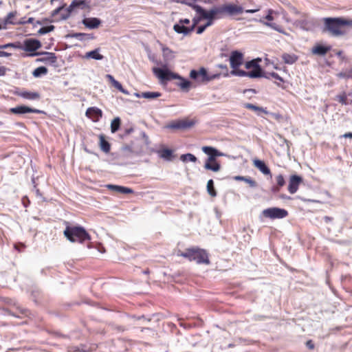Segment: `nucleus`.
<instances>
[{
	"instance_id": "obj_1",
	"label": "nucleus",
	"mask_w": 352,
	"mask_h": 352,
	"mask_svg": "<svg viewBox=\"0 0 352 352\" xmlns=\"http://www.w3.org/2000/svg\"><path fill=\"white\" fill-rule=\"evenodd\" d=\"M195 12L201 14L204 20L207 22L204 25L207 28L213 25L214 20L223 19L226 16H232L243 12V8L232 3H226L219 6H214L210 10H206L201 6H195Z\"/></svg>"
},
{
	"instance_id": "obj_2",
	"label": "nucleus",
	"mask_w": 352,
	"mask_h": 352,
	"mask_svg": "<svg viewBox=\"0 0 352 352\" xmlns=\"http://www.w3.org/2000/svg\"><path fill=\"white\" fill-rule=\"evenodd\" d=\"M322 20L324 22L322 28V32H327L334 37L344 35L346 32L344 30V28L352 25V20L343 17H325Z\"/></svg>"
},
{
	"instance_id": "obj_3",
	"label": "nucleus",
	"mask_w": 352,
	"mask_h": 352,
	"mask_svg": "<svg viewBox=\"0 0 352 352\" xmlns=\"http://www.w3.org/2000/svg\"><path fill=\"white\" fill-rule=\"evenodd\" d=\"M155 63L161 65L162 67H153V72L162 82L170 81L172 79H178L180 81L177 83V85L182 89L188 91L191 86V82L189 80L181 76L177 73L171 72L167 68L166 64L162 65L157 61H155Z\"/></svg>"
},
{
	"instance_id": "obj_4",
	"label": "nucleus",
	"mask_w": 352,
	"mask_h": 352,
	"mask_svg": "<svg viewBox=\"0 0 352 352\" xmlns=\"http://www.w3.org/2000/svg\"><path fill=\"white\" fill-rule=\"evenodd\" d=\"M63 234L67 239L72 243H82L86 241L91 240V236L81 226H67Z\"/></svg>"
},
{
	"instance_id": "obj_5",
	"label": "nucleus",
	"mask_w": 352,
	"mask_h": 352,
	"mask_svg": "<svg viewBox=\"0 0 352 352\" xmlns=\"http://www.w3.org/2000/svg\"><path fill=\"white\" fill-rule=\"evenodd\" d=\"M178 255L187 258L190 261H194L197 264H210L208 254L206 250L202 249L189 248Z\"/></svg>"
},
{
	"instance_id": "obj_6",
	"label": "nucleus",
	"mask_w": 352,
	"mask_h": 352,
	"mask_svg": "<svg viewBox=\"0 0 352 352\" xmlns=\"http://www.w3.org/2000/svg\"><path fill=\"white\" fill-rule=\"evenodd\" d=\"M220 75V74L210 75L207 69L204 67H200L199 70L192 69L190 72V78L201 84H206L214 79L219 78Z\"/></svg>"
},
{
	"instance_id": "obj_7",
	"label": "nucleus",
	"mask_w": 352,
	"mask_h": 352,
	"mask_svg": "<svg viewBox=\"0 0 352 352\" xmlns=\"http://www.w3.org/2000/svg\"><path fill=\"white\" fill-rule=\"evenodd\" d=\"M294 25L305 31H312L317 25L316 20L310 17L306 14H303L302 18L294 21Z\"/></svg>"
},
{
	"instance_id": "obj_8",
	"label": "nucleus",
	"mask_w": 352,
	"mask_h": 352,
	"mask_svg": "<svg viewBox=\"0 0 352 352\" xmlns=\"http://www.w3.org/2000/svg\"><path fill=\"white\" fill-rule=\"evenodd\" d=\"M262 214L266 218L276 219L286 217L288 215V212L283 208L272 207L263 210Z\"/></svg>"
},
{
	"instance_id": "obj_9",
	"label": "nucleus",
	"mask_w": 352,
	"mask_h": 352,
	"mask_svg": "<svg viewBox=\"0 0 352 352\" xmlns=\"http://www.w3.org/2000/svg\"><path fill=\"white\" fill-rule=\"evenodd\" d=\"M88 8L85 0H73L71 4L66 8V14H63V20L67 19L70 14L77 10H85Z\"/></svg>"
},
{
	"instance_id": "obj_10",
	"label": "nucleus",
	"mask_w": 352,
	"mask_h": 352,
	"mask_svg": "<svg viewBox=\"0 0 352 352\" xmlns=\"http://www.w3.org/2000/svg\"><path fill=\"white\" fill-rule=\"evenodd\" d=\"M30 56H43L41 58H38L37 61L44 63L45 64L54 65L57 61V57L53 52H40L32 53Z\"/></svg>"
},
{
	"instance_id": "obj_11",
	"label": "nucleus",
	"mask_w": 352,
	"mask_h": 352,
	"mask_svg": "<svg viewBox=\"0 0 352 352\" xmlns=\"http://www.w3.org/2000/svg\"><path fill=\"white\" fill-rule=\"evenodd\" d=\"M42 46L41 43L39 40L36 38H27L25 39L23 43H21V50L25 52H33L41 48Z\"/></svg>"
},
{
	"instance_id": "obj_12",
	"label": "nucleus",
	"mask_w": 352,
	"mask_h": 352,
	"mask_svg": "<svg viewBox=\"0 0 352 352\" xmlns=\"http://www.w3.org/2000/svg\"><path fill=\"white\" fill-rule=\"evenodd\" d=\"M243 62V54L238 50H234L231 52L230 56V67L232 69L239 68Z\"/></svg>"
},
{
	"instance_id": "obj_13",
	"label": "nucleus",
	"mask_w": 352,
	"mask_h": 352,
	"mask_svg": "<svg viewBox=\"0 0 352 352\" xmlns=\"http://www.w3.org/2000/svg\"><path fill=\"white\" fill-rule=\"evenodd\" d=\"M10 112L14 114H25L28 113H44L43 111L33 109L25 105H20L10 109Z\"/></svg>"
},
{
	"instance_id": "obj_14",
	"label": "nucleus",
	"mask_w": 352,
	"mask_h": 352,
	"mask_svg": "<svg viewBox=\"0 0 352 352\" xmlns=\"http://www.w3.org/2000/svg\"><path fill=\"white\" fill-rule=\"evenodd\" d=\"M194 124V122L192 120H177L168 124L166 128L170 129H186L192 127Z\"/></svg>"
},
{
	"instance_id": "obj_15",
	"label": "nucleus",
	"mask_w": 352,
	"mask_h": 352,
	"mask_svg": "<svg viewBox=\"0 0 352 352\" xmlns=\"http://www.w3.org/2000/svg\"><path fill=\"white\" fill-rule=\"evenodd\" d=\"M302 178L298 175H292L289 177L288 191L291 194H294L297 192L299 185L302 183Z\"/></svg>"
},
{
	"instance_id": "obj_16",
	"label": "nucleus",
	"mask_w": 352,
	"mask_h": 352,
	"mask_svg": "<svg viewBox=\"0 0 352 352\" xmlns=\"http://www.w3.org/2000/svg\"><path fill=\"white\" fill-rule=\"evenodd\" d=\"M14 94L30 100H38L41 98L40 94L38 92L20 91L19 89H16L14 91Z\"/></svg>"
},
{
	"instance_id": "obj_17",
	"label": "nucleus",
	"mask_w": 352,
	"mask_h": 352,
	"mask_svg": "<svg viewBox=\"0 0 352 352\" xmlns=\"http://www.w3.org/2000/svg\"><path fill=\"white\" fill-rule=\"evenodd\" d=\"M86 116L91 118L94 122H97L102 116V111L98 107H89L86 111Z\"/></svg>"
},
{
	"instance_id": "obj_18",
	"label": "nucleus",
	"mask_w": 352,
	"mask_h": 352,
	"mask_svg": "<svg viewBox=\"0 0 352 352\" xmlns=\"http://www.w3.org/2000/svg\"><path fill=\"white\" fill-rule=\"evenodd\" d=\"M82 23L86 28L93 30L98 28L101 23V20L96 17H87L84 18Z\"/></svg>"
},
{
	"instance_id": "obj_19",
	"label": "nucleus",
	"mask_w": 352,
	"mask_h": 352,
	"mask_svg": "<svg viewBox=\"0 0 352 352\" xmlns=\"http://www.w3.org/2000/svg\"><path fill=\"white\" fill-rule=\"evenodd\" d=\"M251 21L259 22V23L263 24L264 25L270 27L272 29H273L280 33H282L284 34H286L285 30L280 25H278V24H276L275 23H272L271 21H266L263 20V19H252Z\"/></svg>"
},
{
	"instance_id": "obj_20",
	"label": "nucleus",
	"mask_w": 352,
	"mask_h": 352,
	"mask_svg": "<svg viewBox=\"0 0 352 352\" xmlns=\"http://www.w3.org/2000/svg\"><path fill=\"white\" fill-rule=\"evenodd\" d=\"M120 155L126 159L133 158L138 155L137 151L133 150L130 146H124L120 149Z\"/></svg>"
},
{
	"instance_id": "obj_21",
	"label": "nucleus",
	"mask_w": 352,
	"mask_h": 352,
	"mask_svg": "<svg viewBox=\"0 0 352 352\" xmlns=\"http://www.w3.org/2000/svg\"><path fill=\"white\" fill-rule=\"evenodd\" d=\"M107 188L111 190H113V191L121 193V194H131L133 192V190L132 188L122 186L108 184L107 186Z\"/></svg>"
},
{
	"instance_id": "obj_22",
	"label": "nucleus",
	"mask_w": 352,
	"mask_h": 352,
	"mask_svg": "<svg viewBox=\"0 0 352 352\" xmlns=\"http://www.w3.org/2000/svg\"><path fill=\"white\" fill-rule=\"evenodd\" d=\"M253 164L254 166L256 167L263 174L266 175L271 174L270 169L266 165L265 162L256 159L253 161Z\"/></svg>"
},
{
	"instance_id": "obj_23",
	"label": "nucleus",
	"mask_w": 352,
	"mask_h": 352,
	"mask_svg": "<svg viewBox=\"0 0 352 352\" xmlns=\"http://www.w3.org/2000/svg\"><path fill=\"white\" fill-rule=\"evenodd\" d=\"M331 46H325L322 45H316L312 48V53L319 56H324L329 51L331 50Z\"/></svg>"
},
{
	"instance_id": "obj_24",
	"label": "nucleus",
	"mask_w": 352,
	"mask_h": 352,
	"mask_svg": "<svg viewBox=\"0 0 352 352\" xmlns=\"http://www.w3.org/2000/svg\"><path fill=\"white\" fill-rule=\"evenodd\" d=\"M173 30L178 34H183L184 35H188L192 32L190 27H186L184 25L180 23H176L173 26Z\"/></svg>"
},
{
	"instance_id": "obj_25",
	"label": "nucleus",
	"mask_w": 352,
	"mask_h": 352,
	"mask_svg": "<svg viewBox=\"0 0 352 352\" xmlns=\"http://www.w3.org/2000/svg\"><path fill=\"white\" fill-rule=\"evenodd\" d=\"M160 157L166 161H171L173 157V152L170 148H162L157 151Z\"/></svg>"
},
{
	"instance_id": "obj_26",
	"label": "nucleus",
	"mask_w": 352,
	"mask_h": 352,
	"mask_svg": "<svg viewBox=\"0 0 352 352\" xmlns=\"http://www.w3.org/2000/svg\"><path fill=\"white\" fill-rule=\"evenodd\" d=\"M67 37L76 38L79 41L90 40L94 38V36L91 34L87 33H72L67 35Z\"/></svg>"
},
{
	"instance_id": "obj_27",
	"label": "nucleus",
	"mask_w": 352,
	"mask_h": 352,
	"mask_svg": "<svg viewBox=\"0 0 352 352\" xmlns=\"http://www.w3.org/2000/svg\"><path fill=\"white\" fill-rule=\"evenodd\" d=\"M100 49L96 48L94 50L88 52L86 53L85 57L86 58H92L94 60H100L104 58V56L99 53Z\"/></svg>"
},
{
	"instance_id": "obj_28",
	"label": "nucleus",
	"mask_w": 352,
	"mask_h": 352,
	"mask_svg": "<svg viewBox=\"0 0 352 352\" xmlns=\"http://www.w3.org/2000/svg\"><path fill=\"white\" fill-rule=\"evenodd\" d=\"M248 72V77L250 78H261L263 76V69L261 65Z\"/></svg>"
},
{
	"instance_id": "obj_29",
	"label": "nucleus",
	"mask_w": 352,
	"mask_h": 352,
	"mask_svg": "<svg viewBox=\"0 0 352 352\" xmlns=\"http://www.w3.org/2000/svg\"><path fill=\"white\" fill-rule=\"evenodd\" d=\"M162 52H163V57H164V59L165 61L164 64H166L168 65V63L170 60H172L175 58L173 52L167 47H163Z\"/></svg>"
},
{
	"instance_id": "obj_30",
	"label": "nucleus",
	"mask_w": 352,
	"mask_h": 352,
	"mask_svg": "<svg viewBox=\"0 0 352 352\" xmlns=\"http://www.w3.org/2000/svg\"><path fill=\"white\" fill-rule=\"evenodd\" d=\"M100 148L105 153H108L111 149L109 142L105 140L103 135H100Z\"/></svg>"
},
{
	"instance_id": "obj_31",
	"label": "nucleus",
	"mask_w": 352,
	"mask_h": 352,
	"mask_svg": "<svg viewBox=\"0 0 352 352\" xmlns=\"http://www.w3.org/2000/svg\"><path fill=\"white\" fill-rule=\"evenodd\" d=\"M281 58L285 63L289 65L294 64L298 60V57L295 54L287 53L283 54Z\"/></svg>"
},
{
	"instance_id": "obj_32",
	"label": "nucleus",
	"mask_w": 352,
	"mask_h": 352,
	"mask_svg": "<svg viewBox=\"0 0 352 352\" xmlns=\"http://www.w3.org/2000/svg\"><path fill=\"white\" fill-rule=\"evenodd\" d=\"M234 179L237 181H243V182H246L252 188H256L257 186L256 182L250 177L236 176Z\"/></svg>"
},
{
	"instance_id": "obj_33",
	"label": "nucleus",
	"mask_w": 352,
	"mask_h": 352,
	"mask_svg": "<svg viewBox=\"0 0 352 352\" xmlns=\"http://www.w3.org/2000/svg\"><path fill=\"white\" fill-rule=\"evenodd\" d=\"M204 168L213 172H218L221 170V164L218 161L213 163H205Z\"/></svg>"
},
{
	"instance_id": "obj_34",
	"label": "nucleus",
	"mask_w": 352,
	"mask_h": 352,
	"mask_svg": "<svg viewBox=\"0 0 352 352\" xmlns=\"http://www.w3.org/2000/svg\"><path fill=\"white\" fill-rule=\"evenodd\" d=\"M162 96V94L158 91H146V92H142L141 96L144 98L152 100Z\"/></svg>"
},
{
	"instance_id": "obj_35",
	"label": "nucleus",
	"mask_w": 352,
	"mask_h": 352,
	"mask_svg": "<svg viewBox=\"0 0 352 352\" xmlns=\"http://www.w3.org/2000/svg\"><path fill=\"white\" fill-rule=\"evenodd\" d=\"M244 107L246 108V109L254 111L263 112V113H264L265 114L268 113V111L266 110V109H264V108L261 107H258V106H256L255 104H251V103H245V104H244Z\"/></svg>"
},
{
	"instance_id": "obj_36",
	"label": "nucleus",
	"mask_w": 352,
	"mask_h": 352,
	"mask_svg": "<svg viewBox=\"0 0 352 352\" xmlns=\"http://www.w3.org/2000/svg\"><path fill=\"white\" fill-rule=\"evenodd\" d=\"M261 60V58L252 59L250 61H247L245 64V67L247 69H253L256 67H258L259 62Z\"/></svg>"
},
{
	"instance_id": "obj_37",
	"label": "nucleus",
	"mask_w": 352,
	"mask_h": 352,
	"mask_svg": "<svg viewBox=\"0 0 352 352\" xmlns=\"http://www.w3.org/2000/svg\"><path fill=\"white\" fill-rule=\"evenodd\" d=\"M47 72H48V70H47V69L45 67L41 66V67H38L36 68L33 71L32 75L35 78H38V77H41L43 75L47 74Z\"/></svg>"
},
{
	"instance_id": "obj_38",
	"label": "nucleus",
	"mask_w": 352,
	"mask_h": 352,
	"mask_svg": "<svg viewBox=\"0 0 352 352\" xmlns=\"http://www.w3.org/2000/svg\"><path fill=\"white\" fill-rule=\"evenodd\" d=\"M121 120L119 117L115 118L111 123V133H114L118 131L120 127Z\"/></svg>"
},
{
	"instance_id": "obj_39",
	"label": "nucleus",
	"mask_w": 352,
	"mask_h": 352,
	"mask_svg": "<svg viewBox=\"0 0 352 352\" xmlns=\"http://www.w3.org/2000/svg\"><path fill=\"white\" fill-rule=\"evenodd\" d=\"M180 160L183 162H196L197 161V158L195 155H194L192 153H186L182 154L180 156Z\"/></svg>"
},
{
	"instance_id": "obj_40",
	"label": "nucleus",
	"mask_w": 352,
	"mask_h": 352,
	"mask_svg": "<svg viewBox=\"0 0 352 352\" xmlns=\"http://www.w3.org/2000/svg\"><path fill=\"white\" fill-rule=\"evenodd\" d=\"M207 191L212 197L217 196V192L214 189V182L212 179H209L207 183Z\"/></svg>"
},
{
	"instance_id": "obj_41",
	"label": "nucleus",
	"mask_w": 352,
	"mask_h": 352,
	"mask_svg": "<svg viewBox=\"0 0 352 352\" xmlns=\"http://www.w3.org/2000/svg\"><path fill=\"white\" fill-rule=\"evenodd\" d=\"M202 151L208 155V157H216L215 148L210 146H205L202 147Z\"/></svg>"
},
{
	"instance_id": "obj_42",
	"label": "nucleus",
	"mask_w": 352,
	"mask_h": 352,
	"mask_svg": "<svg viewBox=\"0 0 352 352\" xmlns=\"http://www.w3.org/2000/svg\"><path fill=\"white\" fill-rule=\"evenodd\" d=\"M8 47H13L15 49L21 48V42H15V43H9L5 45H0V50L7 49Z\"/></svg>"
},
{
	"instance_id": "obj_43",
	"label": "nucleus",
	"mask_w": 352,
	"mask_h": 352,
	"mask_svg": "<svg viewBox=\"0 0 352 352\" xmlns=\"http://www.w3.org/2000/svg\"><path fill=\"white\" fill-rule=\"evenodd\" d=\"M16 14V12H9L7 15V16L4 19V21L6 22V23H8V24H19V22H16V21H12V18H14V16H15Z\"/></svg>"
},
{
	"instance_id": "obj_44",
	"label": "nucleus",
	"mask_w": 352,
	"mask_h": 352,
	"mask_svg": "<svg viewBox=\"0 0 352 352\" xmlns=\"http://www.w3.org/2000/svg\"><path fill=\"white\" fill-rule=\"evenodd\" d=\"M248 72H245L244 70H241V69H239L238 68L237 69H233L230 74L232 75V76H247L248 77Z\"/></svg>"
},
{
	"instance_id": "obj_45",
	"label": "nucleus",
	"mask_w": 352,
	"mask_h": 352,
	"mask_svg": "<svg viewBox=\"0 0 352 352\" xmlns=\"http://www.w3.org/2000/svg\"><path fill=\"white\" fill-rule=\"evenodd\" d=\"M107 78H108L110 80V82L112 83L113 86L115 88H116L117 89L121 88V83L116 80L113 76L107 74Z\"/></svg>"
},
{
	"instance_id": "obj_46",
	"label": "nucleus",
	"mask_w": 352,
	"mask_h": 352,
	"mask_svg": "<svg viewBox=\"0 0 352 352\" xmlns=\"http://www.w3.org/2000/svg\"><path fill=\"white\" fill-rule=\"evenodd\" d=\"M199 16H195L192 19V24L190 27L192 28V30L193 31L197 26V25L201 21L204 20V18L201 16V14H199Z\"/></svg>"
},
{
	"instance_id": "obj_47",
	"label": "nucleus",
	"mask_w": 352,
	"mask_h": 352,
	"mask_svg": "<svg viewBox=\"0 0 352 352\" xmlns=\"http://www.w3.org/2000/svg\"><path fill=\"white\" fill-rule=\"evenodd\" d=\"M337 100L342 104H347V96L345 93L337 96Z\"/></svg>"
},
{
	"instance_id": "obj_48",
	"label": "nucleus",
	"mask_w": 352,
	"mask_h": 352,
	"mask_svg": "<svg viewBox=\"0 0 352 352\" xmlns=\"http://www.w3.org/2000/svg\"><path fill=\"white\" fill-rule=\"evenodd\" d=\"M276 185L278 186V187H283L285 184V180L282 175H278L276 177Z\"/></svg>"
},
{
	"instance_id": "obj_49",
	"label": "nucleus",
	"mask_w": 352,
	"mask_h": 352,
	"mask_svg": "<svg viewBox=\"0 0 352 352\" xmlns=\"http://www.w3.org/2000/svg\"><path fill=\"white\" fill-rule=\"evenodd\" d=\"M274 13V10H268L267 11V14L263 17L262 19H263V20H267L266 21H272L274 20V17L272 16V14Z\"/></svg>"
},
{
	"instance_id": "obj_50",
	"label": "nucleus",
	"mask_w": 352,
	"mask_h": 352,
	"mask_svg": "<svg viewBox=\"0 0 352 352\" xmlns=\"http://www.w3.org/2000/svg\"><path fill=\"white\" fill-rule=\"evenodd\" d=\"M269 75L273 78H275L276 80H278L280 82H283V79L282 77H280L277 73L276 72H270Z\"/></svg>"
},
{
	"instance_id": "obj_51",
	"label": "nucleus",
	"mask_w": 352,
	"mask_h": 352,
	"mask_svg": "<svg viewBox=\"0 0 352 352\" xmlns=\"http://www.w3.org/2000/svg\"><path fill=\"white\" fill-rule=\"evenodd\" d=\"M133 131V128L131 126L129 128L125 129L124 131V133L122 135H121L120 136L122 138H124L126 136L129 135L130 133H131Z\"/></svg>"
},
{
	"instance_id": "obj_52",
	"label": "nucleus",
	"mask_w": 352,
	"mask_h": 352,
	"mask_svg": "<svg viewBox=\"0 0 352 352\" xmlns=\"http://www.w3.org/2000/svg\"><path fill=\"white\" fill-rule=\"evenodd\" d=\"M17 309H19V312L24 316H28L30 314V311L27 309L22 308L20 307H17Z\"/></svg>"
},
{
	"instance_id": "obj_53",
	"label": "nucleus",
	"mask_w": 352,
	"mask_h": 352,
	"mask_svg": "<svg viewBox=\"0 0 352 352\" xmlns=\"http://www.w3.org/2000/svg\"><path fill=\"white\" fill-rule=\"evenodd\" d=\"M63 11V6H60L52 12V16H55L56 14L60 13Z\"/></svg>"
},
{
	"instance_id": "obj_54",
	"label": "nucleus",
	"mask_w": 352,
	"mask_h": 352,
	"mask_svg": "<svg viewBox=\"0 0 352 352\" xmlns=\"http://www.w3.org/2000/svg\"><path fill=\"white\" fill-rule=\"evenodd\" d=\"M217 67L226 71L224 76H228V69L226 65L219 64Z\"/></svg>"
},
{
	"instance_id": "obj_55",
	"label": "nucleus",
	"mask_w": 352,
	"mask_h": 352,
	"mask_svg": "<svg viewBox=\"0 0 352 352\" xmlns=\"http://www.w3.org/2000/svg\"><path fill=\"white\" fill-rule=\"evenodd\" d=\"M206 28L204 25L199 26L196 30L197 34H202L206 30Z\"/></svg>"
},
{
	"instance_id": "obj_56",
	"label": "nucleus",
	"mask_w": 352,
	"mask_h": 352,
	"mask_svg": "<svg viewBox=\"0 0 352 352\" xmlns=\"http://www.w3.org/2000/svg\"><path fill=\"white\" fill-rule=\"evenodd\" d=\"M38 33L39 34H45L48 33V30H47V26L41 28L38 30Z\"/></svg>"
},
{
	"instance_id": "obj_57",
	"label": "nucleus",
	"mask_w": 352,
	"mask_h": 352,
	"mask_svg": "<svg viewBox=\"0 0 352 352\" xmlns=\"http://www.w3.org/2000/svg\"><path fill=\"white\" fill-rule=\"evenodd\" d=\"M217 162V157H208V158L206 160L205 163H213Z\"/></svg>"
},
{
	"instance_id": "obj_58",
	"label": "nucleus",
	"mask_w": 352,
	"mask_h": 352,
	"mask_svg": "<svg viewBox=\"0 0 352 352\" xmlns=\"http://www.w3.org/2000/svg\"><path fill=\"white\" fill-rule=\"evenodd\" d=\"M344 77L346 78H352V68L344 72Z\"/></svg>"
},
{
	"instance_id": "obj_59",
	"label": "nucleus",
	"mask_w": 352,
	"mask_h": 352,
	"mask_svg": "<svg viewBox=\"0 0 352 352\" xmlns=\"http://www.w3.org/2000/svg\"><path fill=\"white\" fill-rule=\"evenodd\" d=\"M280 187H278V185L273 186L271 188V190L273 193H277L280 191Z\"/></svg>"
},
{
	"instance_id": "obj_60",
	"label": "nucleus",
	"mask_w": 352,
	"mask_h": 352,
	"mask_svg": "<svg viewBox=\"0 0 352 352\" xmlns=\"http://www.w3.org/2000/svg\"><path fill=\"white\" fill-rule=\"evenodd\" d=\"M306 346L309 349H314V344L313 343V342L311 340H308L306 342Z\"/></svg>"
},
{
	"instance_id": "obj_61",
	"label": "nucleus",
	"mask_w": 352,
	"mask_h": 352,
	"mask_svg": "<svg viewBox=\"0 0 352 352\" xmlns=\"http://www.w3.org/2000/svg\"><path fill=\"white\" fill-rule=\"evenodd\" d=\"M259 10H260V8L248 9V10H243V12H245V13L252 14V13H255V12H258Z\"/></svg>"
},
{
	"instance_id": "obj_62",
	"label": "nucleus",
	"mask_w": 352,
	"mask_h": 352,
	"mask_svg": "<svg viewBox=\"0 0 352 352\" xmlns=\"http://www.w3.org/2000/svg\"><path fill=\"white\" fill-rule=\"evenodd\" d=\"M11 55L10 53L4 51H0V57H8Z\"/></svg>"
},
{
	"instance_id": "obj_63",
	"label": "nucleus",
	"mask_w": 352,
	"mask_h": 352,
	"mask_svg": "<svg viewBox=\"0 0 352 352\" xmlns=\"http://www.w3.org/2000/svg\"><path fill=\"white\" fill-rule=\"evenodd\" d=\"M6 68L3 66H0V76H3L6 74Z\"/></svg>"
},
{
	"instance_id": "obj_64",
	"label": "nucleus",
	"mask_w": 352,
	"mask_h": 352,
	"mask_svg": "<svg viewBox=\"0 0 352 352\" xmlns=\"http://www.w3.org/2000/svg\"><path fill=\"white\" fill-rule=\"evenodd\" d=\"M179 22L183 25H187V24H189L190 23V20L188 19H180L179 21Z\"/></svg>"
}]
</instances>
